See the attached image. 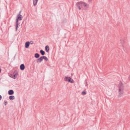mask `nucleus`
Listing matches in <instances>:
<instances>
[{"label": "nucleus", "mask_w": 130, "mask_h": 130, "mask_svg": "<svg viewBox=\"0 0 130 130\" xmlns=\"http://www.w3.org/2000/svg\"><path fill=\"white\" fill-rule=\"evenodd\" d=\"M21 13V11L20 12L19 14H18L16 20V31H17L18 28L20 26L19 25L20 23L18 22L19 20L20 21L22 20V16L20 14Z\"/></svg>", "instance_id": "f257e3e1"}, {"label": "nucleus", "mask_w": 130, "mask_h": 130, "mask_svg": "<svg viewBox=\"0 0 130 130\" xmlns=\"http://www.w3.org/2000/svg\"><path fill=\"white\" fill-rule=\"evenodd\" d=\"M123 89L124 88L123 84L121 82H120L119 84V97H120L122 95L123 93Z\"/></svg>", "instance_id": "f03ea898"}, {"label": "nucleus", "mask_w": 130, "mask_h": 130, "mask_svg": "<svg viewBox=\"0 0 130 130\" xmlns=\"http://www.w3.org/2000/svg\"><path fill=\"white\" fill-rule=\"evenodd\" d=\"M77 6L80 5L82 7L87 6V5L85 3L83 2H77L76 3Z\"/></svg>", "instance_id": "7ed1b4c3"}, {"label": "nucleus", "mask_w": 130, "mask_h": 130, "mask_svg": "<svg viewBox=\"0 0 130 130\" xmlns=\"http://www.w3.org/2000/svg\"><path fill=\"white\" fill-rule=\"evenodd\" d=\"M64 80L66 82H68L72 83H74L73 80L70 77H65L64 78Z\"/></svg>", "instance_id": "20e7f679"}, {"label": "nucleus", "mask_w": 130, "mask_h": 130, "mask_svg": "<svg viewBox=\"0 0 130 130\" xmlns=\"http://www.w3.org/2000/svg\"><path fill=\"white\" fill-rule=\"evenodd\" d=\"M42 60V57L41 56L36 60V62L37 63H40L41 62Z\"/></svg>", "instance_id": "39448f33"}, {"label": "nucleus", "mask_w": 130, "mask_h": 130, "mask_svg": "<svg viewBox=\"0 0 130 130\" xmlns=\"http://www.w3.org/2000/svg\"><path fill=\"white\" fill-rule=\"evenodd\" d=\"M30 44V42H26L25 44V47L26 48H28Z\"/></svg>", "instance_id": "423d86ee"}, {"label": "nucleus", "mask_w": 130, "mask_h": 130, "mask_svg": "<svg viewBox=\"0 0 130 130\" xmlns=\"http://www.w3.org/2000/svg\"><path fill=\"white\" fill-rule=\"evenodd\" d=\"M25 68L24 65L23 64H21L20 66V69L21 70H23Z\"/></svg>", "instance_id": "0eeeda50"}, {"label": "nucleus", "mask_w": 130, "mask_h": 130, "mask_svg": "<svg viewBox=\"0 0 130 130\" xmlns=\"http://www.w3.org/2000/svg\"><path fill=\"white\" fill-rule=\"evenodd\" d=\"M38 0H33V4L34 6H36Z\"/></svg>", "instance_id": "6e6552de"}, {"label": "nucleus", "mask_w": 130, "mask_h": 130, "mask_svg": "<svg viewBox=\"0 0 130 130\" xmlns=\"http://www.w3.org/2000/svg\"><path fill=\"white\" fill-rule=\"evenodd\" d=\"M8 93L9 95H11L14 93V92L12 90H11L8 91Z\"/></svg>", "instance_id": "1a4fd4ad"}, {"label": "nucleus", "mask_w": 130, "mask_h": 130, "mask_svg": "<svg viewBox=\"0 0 130 130\" xmlns=\"http://www.w3.org/2000/svg\"><path fill=\"white\" fill-rule=\"evenodd\" d=\"M45 49L46 52H48L49 50V46L47 45L45 47Z\"/></svg>", "instance_id": "9d476101"}, {"label": "nucleus", "mask_w": 130, "mask_h": 130, "mask_svg": "<svg viewBox=\"0 0 130 130\" xmlns=\"http://www.w3.org/2000/svg\"><path fill=\"white\" fill-rule=\"evenodd\" d=\"M9 99L11 100H13L15 99V98L13 96H10L9 97Z\"/></svg>", "instance_id": "9b49d317"}, {"label": "nucleus", "mask_w": 130, "mask_h": 130, "mask_svg": "<svg viewBox=\"0 0 130 130\" xmlns=\"http://www.w3.org/2000/svg\"><path fill=\"white\" fill-rule=\"evenodd\" d=\"M39 55L38 53H36L35 55V57L36 58H38L39 57Z\"/></svg>", "instance_id": "f8f14e48"}, {"label": "nucleus", "mask_w": 130, "mask_h": 130, "mask_svg": "<svg viewBox=\"0 0 130 130\" xmlns=\"http://www.w3.org/2000/svg\"><path fill=\"white\" fill-rule=\"evenodd\" d=\"M42 57L43 60L44 59L46 61L48 60V59L45 56H42Z\"/></svg>", "instance_id": "ddd939ff"}, {"label": "nucleus", "mask_w": 130, "mask_h": 130, "mask_svg": "<svg viewBox=\"0 0 130 130\" xmlns=\"http://www.w3.org/2000/svg\"><path fill=\"white\" fill-rule=\"evenodd\" d=\"M40 53L42 55H44L45 54L44 52L42 50H41L40 51Z\"/></svg>", "instance_id": "4468645a"}, {"label": "nucleus", "mask_w": 130, "mask_h": 130, "mask_svg": "<svg viewBox=\"0 0 130 130\" xmlns=\"http://www.w3.org/2000/svg\"><path fill=\"white\" fill-rule=\"evenodd\" d=\"M120 41H121V43H123L124 42V40L122 38H121L120 39Z\"/></svg>", "instance_id": "2eb2a0df"}, {"label": "nucleus", "mask_w": 130, "mask_h": 130, "mask_svg": "<svg viewBox=\"0 0 130 130\" xmlns=\"http://www.w3.org/2000/svg\"><path fill=\"white\" fill-rule=\"evenodd\" d=\"M86 93L85 92L83 91L82 92V94L83 95H84L86 94Z\"/></svg>", "instance_id": "dca6fc26"}, {"label": "nucleus", "mask_w": 130, "mask_h": 130, "mask_svg": "<svg viewBox=\"0 0 130 130\" xmlns=\"http://www.w3.org/2000/svg\"><path fill=\"white\" fill-rule=\"evenodd\" d=\"M12 77L13 78H14V79H15V78H16V74H15L14 75H13V77Z\"/></svg>", "instance_id": "f3484780"}, {"label": "nucleus", "mask_w": 130, "mask_h": 130, "mask_svg": "<svg viewBox=\"0 0 130 130\" xmlns=\"http://www.w3.org/2000/svg\"><path fill=\"white\" fill-rule=\"evenodd\" d=\"M7 101H4V104L5 105H6L7 104Z\"/></svg>", "instance_id": "a211bd4d"}, {"label": "nucleus", "mask_w": 130, "mask_h": 130, "mask_svg": "<svg viewBox=\"0 0 130 130\" xmlns=\"http://www.w3.org/2000/svg\"><path fill=\"white\" fill-rule=\"evenodd\" d=\"M30 43L31 44H33L34 43V42L32 41H30Z\"/></svg>", "instance_id": "6ab92c4d"}, {"label": "nucleus", "mask_w": 130, "mask_h": 130, "mask_svg": "<svg viewBox=\"0 0 130 130\" xmlns=\"http://www.w3.org/2000/svg\"><path fill=\"white\" fill-rule=\"evenodd\" d=\"M78 7V9L80 10L81 9L80 6V5L77 6Z\"/></svg>", "instance_id": "aec40b11"}, {"label": "nucleus", "mask_w": 130, "mask_h": 130, "mask_svg": "<svg viewBox=\"0 0 130 130\" xmlns=\"http://www.w3.org/2000/svg\"><path fill=\"white\" fill-rule=\"evenodd\" d=\"M2 97L1 95H0V100L2 99Z\"/></svg>", "instance_id": "412c9836"}, {"label": "nucleus", "mask_w": 130, "mask_h": 130, "mask_svg": "<svg viewBox=\"0 0 130 130\" xmlns=\"http://www.w3.org/2000/svg\"><path fill=\"white\" fill-rule=\"evenodd\" d=\"M128 79H130V74L129 75V76H128Z\"/></svg>", "instance_id": "4be33fe9"}, {"label": "nucleus", "mask_w": 130, "mask_h": 130, "mask_svg": "<svg viewBox=\"0 0 130 130\" xmlns=\"http://www.w3.org/2000/svg\"><path fill=\"white\" fill-rule=\"evenodd\" d=\"M1 69H0V73H1Z\"/></svg>", "instance_id": "5701e85b"}, {"label": "nucleus", "mask_w": 130, "mask_h": 130, "mask_svg": "<svg viewBox=\"0 0 130 130\" xmlns=\"http://www.w3.org/2000/svg\"><path fill=\"white\" fill-rule=\"evenodd\" d=\"M89 0V1H90V0Z\"/></svg>", "instance_id": "b1692460"}]
</instances>
